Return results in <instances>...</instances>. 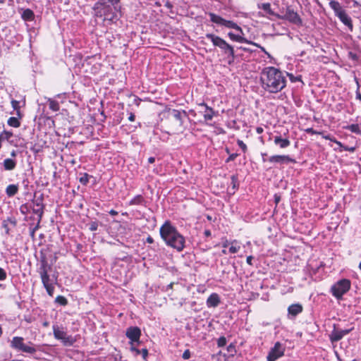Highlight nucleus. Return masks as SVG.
I'll use <instances>...</instances> for the list:
<instances>
[{"label":"nucleus","instance_id":"obj_1","mask_svg":"<svg viewBox=\"0 0 361 361\" xmlns=\"http://www.w3.org/2000/svg\"><path fill=\"white\" fill-rule=\"evenodd\" d=\"M263 89L270 93H277L286 85V79L283 73L272 66L264 68L260 76Z\"/></svg>","mask_w":361,"mask_h":361},{"label":"nucleus","instance_id":"obj_2","mask_svg":"<svg viewBox=\"0 0 361 361\" xmlns=\"http://www.w3.org/2000/svg\"><path fill=\"white\" fill-rule=\"evenodd\" d=\"M161 238L166 245L181 252L185 247V238L177 231L169 221H166L160 227Z\"/></svg>","mask_w":361,"mask_h":361},{"label":"nucleus","instance_id":"obj_3","mask_svg":"<svg viewBox=\"0 0 361 361\" xmlns=\"http://www.w3.org/2000/svg\"><path fill=\"white\" fill-rule=\"evenodd\" d=\"M187 116L185 111L169 109L164 112V124L171 130H179L183 126V118Z\"/></svg>","mask_w":361,"mask_h":361},{"label":"nucleus","instance_id":"obj_4","mask_svg":"<svg viewBox=\"0 0 361 361\" xmlns=\"http://www.w3.org/2000/svg\"><path fill=\"white\" fill-rule=\"evenodd\" d=\"M205 37L211 40L214 47H219L224 55L233 57L234 48L224 39L212 33L206 34Z\"/></svg>","mask_w":361,"mask_h":361},{"label":"nucleus","instance_id":"obj_5","mask_svg":"<svg viewBox=\"0 0 361 361\" xmlns=\"http://www.w3.org/2000/svg\"><path fill=\"white\" fill-rule=\"evenodd\" d=\"M329 6L334 11L335 16H337L345 25L348 26L350 30H353V25L351 18L342 8L340 3L335 0H331L329 1Z\"/></svg>","mask_w":361,"mask_h":361},{"label":"nucleus","instance_id":"obj_6","mask_svg":"<svg viewBox=\"0 0 361 361\" xmlns=\"http://www.w3.org/2000/svg\"><path fill=\"white\" fill-rule=\"evenodd\" d=\"M351 282L349 279H343L338 281L331 287V294L338 300L342 299L343 295L349 291Z\"/></svg>","mask_w":361,"mask_h":361},{"label":"nucleus","instance_id":"obj_7","mask_svg":"<svg viewBox=\"0 0 361 361\" xmlns=\"http://www.w3.org/2000/svg\"><path fill=\"white\" fill-rule=\"evenodd\" d=\"M10 346L16 350L23 353L32 354L36 352V349L34 347L25 344L24 338L20 336L13 337L11 341Z\"/></svg>","mask_w":361,"mask_h":361},{"label":"nucleus","instance_id":"obj_8","mask_svg":"<svg viewBox=\"0 0 361 361\" xmlns=\"http://www.w3.org/2000/svg\"><path fill=\"white\" fill-rule=\"evenodd\" d=\"M209 16L210 17V20L212 23L218 24V25H224L228 28L234 29V30H238V31L240 32L241 33H243L242 28L239 25H238L235 22L231 21V20H227L214 13H209Z\"/></svg>","mask_w":361,"mask_h":361},{"label":"nucleus","instance_id":"obj_9","mask_svg":"<svg viewBox=\"0 0 361 361\" xmlns=\"http://www.w3.org/2000/svg\"><path fill=\"white\" fill-rule=\"evenodd\" d=\"M279 19L286 20L297 25H301L302 23V19L299 15L294 11L290 7H287L284 16H281L280 15H276Z\"/></svg>","mask_w":361,"mask_h":361},{"label":"nucleus","instance_id":"obj_10","mask_svg":"<svg viewBox=\"0 0 361 361\" xmlns=\"http://www.w3.org/2000/svg\"><path fill=\"white\" fill-rule=\"evenodd\" d=\"M284 352L285 347L280 342H276L269 352L267 361H276L284 355Z\"/></svg>","mask_w":361,"mask_h":361},{"label":"nucleus","instance_id":"obj_11","mask_svg":"<svg viewBox=\"0 0 361 361\" xmlns=\"http://www.w3.org/2000/svg\"><path fill=\"white\" fill-rule=\"evenodd\" d=\"M44 195L42 194L33 200L32 212L38 216V224L40 223L44 209Z\"/></svg>","mask_w":361,"mask_h":361},{"label":"nucleus","instance_id":"obj_12","mask_svg":"<svg viewBox=\"0 0 361 361\" xmlns=\"http://www.w3.org/2000/svg\"><path fill=\"white\" fill-rule=\"evenodd\" d=\"M336 325L334 324V329L331 333L329 334V339L331 343L337 342L341 340L343 336L348 334L353 329H345V330H338L336 329Z\"/></svg>","mask_w":361,"mask_h":361},{"label":"nucleus","instance_id":"obj_13","mask_svg":"<svg viewBox=\"0 0 361 361\" xmlns=\"http://www.w3.org/2000/svg\"><path fill=\"white\" fill-rule=\"evenodd\" d=\"M268 161L270 163L279 164H287L289 163L295 164L296 162L295 159H292L288 155H273L268 159Z\"/></svg>","mask_w":361,"mask_h":361},{"label":"nucleus","instance_id":"obj_14","mask_svg":"<svg viewBox=\"0 0 361 361\" xmlns=\"http://www.w3.org/2000/svg\"><path fill=\"white\" fill-rule=\"evenodd\" d=\"M39 275H40L43 286L45 288L47 293L50 296H53L54 291V287L51 282V279H50L49 274L44 272V274H42Z\"/></svg>","mask_w":361,"mask_h":361},{"label":"nucleus","instance_id":"obj_15","mask_svg":"<svg viewBox=\"0 0 361 361\" xmlns=\"http://www.w3.org/2000/svg\"><path fill=\"white\" fill-rule=\"evenodd\" d=\"M126 336L133 342H137L141 336V331L137 326H130L126 330Z\"/></svg>","mask_w":361,"mask_h":361},{"label":"nucleus","instance_id":"obj_16","mask_svg":"<svg viewBox=\"0 0 361 361\" xmlns=\"http://www.w3.org/2000/svg\"><path fill=\"white\" fill-rule=\"evenodd\" d=\"M53 331H54V336L55 338L58 340H61L63 343H70L71 344L70 341V336H66V333L63 331H61L56 326H53Z\"/></svg>","mask_w":361,"mask_h":361},{"label":"nucleus","instance_id":"obj_17","mask_svg":"<svg viewBox=\"0 0 361 361\" xmlns=\"http://www.w3.org/2000/svg\"><path fill=\"white\" fill-rule=\"evenodd\" d=\"M220 298L217 293L211 294L207 300L208 307H216L220 303Z\"/></svg>","mask_w":361,"mask_h":361},{"label":"nucleus","instance_id":"obj_18","mask_svg":"<svg viewBox=\"0 0 361 361\" xmlns=\"http://www.w3.org/2000/svg\"><path fill=\"white\" fill-rule=\"evenodd\" d=\"M110 11H111V8L109 6H104L103 13H102V11H99V13H100L99 16H101L102 15L104 16V20H105V21L108 20V21L112 22L116 18V15L115 13H108V12Z\"/></svg>","mask_w":361,"mask_h":361},{"label":"nucleus","instance_id":"obj_19","mask_svg":"<svg viewBox=\"0 0 361 361\" xmlns=\"http://www.w3.org/2000/svg\"><path fill=\"white\" fill-rule=\"evenodd\" d=\"M302 310H303V307H302V305H300L299 303H296V304H293L288 307V314H290L293 317H295L298 314L301 313L302 312Z\"/></svg>","mask_w":361,"mask_h":361},{"label":"nucleus","instance_id":"obj_20","mask_svg":"<svg viewBox=\"0 0 361 361\" xmlns=\"http://www.w3.org/2000/svg\"><path fill=\"white\" fill-rule=\"evenodd\" d=\"M50 269L51 266L48 264L46 257L44 256L42 257L40 259V267L38 270L39 274L48 273Z\"/></svg>","mask_w":361,"mask_h":361},{"label":"nucleus","instance_id":"obj_21","mask_svg":"<svg viewBox=\"0 0 361 361\" xmlns=\"http://www.w3.org/2000/svg\"><path fill=\"white\" fill-rule=\"evenodd\" d=\"M274 144L279 145L281 148H286L290 145V142L287 138H282L281 136H275L274 137Z\"/></svg>","mask_w":361,"mask_h":361},{"label":"nucleus","instance_id":"obj_22","mask_svg":"<svg viewBox=\"0 0 361 361\" xmlns=\"http://www.w3.org/2000/svg\"><path fill=\"white\" fill-rule=\"evenodd\" d=\"M21 18L25 21H32L35 19V13L30 8L23 9Z\"/></svg>","mask_w":361,"mask_h":361},{"label":"nucleus","instance_id":"obj_23","mask_svg":"<svg viewBox=\"0 0 361 361\" xmlns=\"http://www.w3.org/2000/svg\"><path fill=\"white\" fill-rule=\"evenodd\" d=\"M200 105L204 106L206 108V111L204 114V118L205 121H212L215 114V112L213 110V109L209 107L205 103H202Z\"/></svg>","mask_w":361,"mask_h":361},{"label":"nucleus","instance_id":"obj_24","mask_svg":"<svg viewBox=\"0 0 361 361\" xmlns=\"http://www.w3.org/2000/svg\"><path fill=\"white\" fill-rule=\"evenodd\" d=\"M228 36L229 37V38L231 40L235 41V42H241V43H246V44L252 43L251 41H250V40H248V39H245V37H241L240 35H235L233 32H228Z\"/></svg>","mask_w":361,"mask_h":361},{"label":"nucleus","instance_id":"obj_25","mask_svg":"<svg viewBox=\"0 0 361 361\" xmlns=\"http://www.w3.org/2000/svg\"><path fill=\"white\" fill-rule=\"evenodd\" d=\"M3 166L5 170L12 171L16 166V161L13 159H6L4 161Z\"/></svg>","mask_w":361,"mask_h":361},{"label":"nucleus","instance_id":"obj_26","mask_svg":"<svg viewBox=\"0 0 361 361\" xmlns=\"http://www.w3.org/2000/svg\"><path fill=\"white\" fill-rule=\"evenodd\" d=\"M18 192V185L11 184L8 185L6 188V193L8 197H11L16 195Z\"/></svg>","mask_w":361,"mask_h":361},{"label":"nucleus","instance_id":"obj_27","mask_svg":"<svg viewBox=\"0 0 361 361\" xmlns=\"http://www.w3.org/2000/svg\"><path fill=\"white\" fill-rule=\"evenodd\" d=\"M145 202V200L141 195H136L134 198H133L130 202V205H140Z\"/></svg>","mask_w":361,"mask_h":361},{"label":"nucleus","instance_id":"obj_28","mask_svg":"<svg viewBox=\"0 0 361 361\" xmlns=\"http://www.w3.org/2000/svg\"><path fill=\"white\" fill-rule=\"evenodd\" d=\"M48 102H49V107L51 110H52L53 111H57L59 110L60 106L57 101L49 98V99H48Z\"/></svg>","mask_w":361,"mask_h":361},{"label":"nucleus","instance_id":"obj_29","mask_svg":"<svg viewBox=\"0 0 361 361\" xmlns=\"http://www.w3.org/2000/svg\"><path fill=\"white\" fill-rule=\"evenodd\" d=\"M7 123L8 126L14 128H18L20 125L19 120L16 117H10Z\"/></svg>","mask_w":361,"mask_h":361},{"label":"nucleus","instance_id":"obj_30","mask_svg":"<svg viewBox=\"0 0 361 361\" xmlns=\"http://www.w3.org/2000/svg\"><path fill=\"white\" fill-rule=\"evenodd\" d=\"M260 8L262 9H263L264 11H266L267 13L270 14V15H272V16H276V13L271 10V5L269 3H264L262 4V6H260Z\"/></svg>","mask_w":361,"mask_h":361},{"label":"nucleus","instance_id":"obj_31","mask_svg":"<svg viewBox=\"0 0 361 361\" xmlns=\"http://www.w3.org/2000/svg\"><path fill=\"white\" fill-rule=\"evenodd\" d=\"M13 136V133L11 132H9V131H6V130H4L1 134H0V140H9L10 138Z\"/></svg>","mask_w":361,"mask_h":361},{"label":"nucleus","instance_id":"obj_32","mask_svg":"<svg viewBox=\"0 0 361 361\" xmlns=\"http://www.w3.org/2000/svg\"><path fill=\"white\" fill-rule=\"evenodd\" d=\"M56 302L61 305H66L67 303H68V300L67 299L63 297V296H61V295H59L56 298V300H55Z\"/></svg>","mask_w":361,"mask_h":361},{"label":"nucleus","instance_id":"obj_33","mask_svg":"<svg viewBox=\"0 0 361 361\" xmlns=\"http://www.w3.org/2000/svg\"><path fill=\"white\" fill-rule=\"evenodd\" d=\"M348 129L355 133H360V128L357 124H352L348 127Z\"/></svg>","mask_w":361,"mask_h":361},{"label":"nucleus","instance_id":"obj_34","mask_svg":"<svg viewBox=\"0 0 361 361\" xmlns=\"http://www.w3.org/2000/svg\"><path fill=\"white\" fill-rule=\"evenodd\" d=\"M8 221H11V223H13L14 225H15V224H16V223H15V221H11V219H8L7 220H4V221H3V223H2V226H3V228L5 229L6 233L7 234H8V233H9V228H8V223H7Z\"/></svg>","mask_w":361,"mask_h":361},{"label":"nucleus","instance_id":"obj_35","mask_svg":"<svg viewBox=\"0 0 361 361\" xmlns=\"http://www.w3.org/2000/svg\"><path fill=\"white\" fill-rule=\"evenodd\" d=\"M88 181H89V175L87 173H84L83 176L80 178V183L84 185H87Z\"/></svg>","mask_w":361,"mask_h":361},{"label":"nucleus","instance_id":"obj_36","mask_svg":"<svg viewBox=\"0 0 361 361\" xmlns=\"http://www.w3.org/2000/svg\"><path fill=\"white\" fill-rule=\"evenodd\" d=\"M231 185L233 186V189H236L238 188V177L237 176H232L231 178Z\"/></svg>","mask_w":361,"mask_h":361},{"label":"nucleus","instance_id":"obj_37","mask_svg":"<svg viewBox=\"0 0 361 361\" xmlns=\"http://www.w3.org/2000/svg\"><path fill=\"white\" fill-rule=\"evenodd\" d=\"M287 75L289 77V79L291 82H295L297 81H301V76H295L292 73H287Z\"/></svg>","mask_w":361,"mask_h":361},{"label":"nucleus","instance_id":"obj_38","mask_svg":"<svg viewBox=\"0 0 361 361\" xmlns=\"http://www.w3.org/2000/svg\"><path fill=\"white\" fill-rule=\"evenodd\" d=\"M98 228V222L97 221H91L89 224V229L91 231H95L97 230Z\"/></svg>","mask_w":361,"mask_h":361},{"label":"nucleus","instance_id":"obj_39","mask_svg":"<svg viewBox=\"0 0 361 361\" xmlns=\"http://www.w3.org/2000/svg\"><path fill=\"white\" fill-rule=\"evenodd\" d=\"M11 106L13 107V109L14 110H16L17 111L18 114H19V109H20V105H19V102L18 101H16V100H14L13 99L11 101Z\"/></svg>","mask_w":361,"mask_h":361},{"label":"nucleus","instance_id":"obj_40","mask_svg":"<svg viewBox=\"0 0 361 361\" xmlns=\"http://www.w3.org/2000/svg\"><path fill=\"white\" fill-rule=\"evenodd\" d=\"M217 344L219 347H223L226 344V338L224 336L220 337L217 341Z\"/></svg>","mask_w":361,"mask_h":361},{"label":"nucleus","instance_id":"obj_41","mask_svg":"<svg viewBox=\"0 0 361 361\" xmlns=\"http://www.w3.org/2000/svg\"><path fill=\"white\" fill-rule=\"evenodd\" d=\"M238 145L242 149L243 152H245L247 151V145L240 140H238L237 141Z\"/></svg>","mask_w":361,"mask_h":361},{"label":"nucleus","instance_id":"obj_42","mask_svg":"<svg viewBox=\"0 0 361 361\" xmlns=\"http://www.w3.org/2000/svg\"><path fill=\"white\" fill-rule=\"evenodd\" d=\"M240 247L239 245L236 246V245H231L230 247H229V252L231 253H236L238 252V250H240Z\"/></svg>","mask_w":361,"mask_h":361},{"label":"nucleus","instance_id":"obj_43","mask_svg":"<svg viewBox=\"0 0 361 361\" xmlns=\"http://www.w3.org/2000/svg\"><path fill=\"white\" fill-rule=\"evenodd\" d=\"M238 156L237 153H233L229 155V157L226 159V162L228 163L230 161H234L235 158Z\"/></svg>","mask_w":361,"mask_h":361},{"label":"nucleus","instance_id":"obj_44","mask_svg":"<svg viewBox=\"0 0 361 361\" xmlns=\"http://www.w3.org/2000/svg\"><path fill=\"white\" fill-rule=\"evenodd\" d=\"M249 44H252V45L259 48L264 54H266L268 56H270L269 54L265 50V49L263 47H262L261 45H259V44L253 42H252V43H249Z\"/></svg>","mask_w":361,"mask_h":361},{"label":"nucleus","instance_id":"obj_45","mask_svg":"<svg viewBox=\"0 0 361 361\" xmlns=\"http://www.w3.org/2000/svg\"><path fill=\"white\" fill-rule=\"evenodd\" d=\"M191 353L189 349L185 350L182 355L183 359L188 360L190 357Z\"/></svg>","mask_w":361,"mask_h":361},{"label":"nucleus","instance_id":"obj_46","mask_svg":"<svg viewBox=\"0 0 361 361\" xmlns=\"http://www.w3.org/2000/svg\"><path fill=\"white\" fill-rule=\"evenodd\" d=\"M7 274L5 270L0 267V281H4L6 279Z\"/></svg>","mask_w":361,"mask_h":361},{"label":"nucleus","instance_id":"obj_47","mask_svg":"<svg viewBox=\"0 0 361 361\" xmlns=\"http://www.w3.org/2000/svg\"><path fill=\"white\" fill-rule=\"evenodd\" d=\"M130 350L135 353V355H138L141 353V350L137 349L133 344H131Z\"/></svg>","mask_w":361,"mask_h":361},{"label":"nucleus","instance_id":"obj_48","mask_svg":"<svg viewBox=\"0 0 361 361\" xmlns=\"http://www.w3.org/2000/svg\"><path fill=\"white\" fill-rule=\"evenodd\" d=\"M140 354L142 355V357L144 360H146L148 356V350L147 348H142L141 350Z\"/></svg>","mask_w":361,"mask_h":361},{"label":"nucleus","instance_id":"obj_49","mask_svg":"<svg viewBox=\"0 0 361 361\" xmlns=\"http://www.w3.org/2000/svg\"><path fill=\"white\" fill-rule=\"evenodd\" d=\"M226 58L228 59V63L230 65L232 64L234 62L235 59V51H233V58L230 56H226Z\"/></svg>","mask_w":361,"mask_h":361},{"label":"nucleus","instance_id":"obj_50","mask_svg":"<svg viewBox=\"0 0 361 361\" xmlns=\"http://www.w3.org/2000/svg\"><path fill=\"white\" fill-rule=\"evenodd\" d=\"M305 132L309 133V134H312V135H314V134H319L320 133L314 130L313 128H307L305 130Z\"/></svg>","mask_w":361,"mask_h":361},{"label":"nucleus","instance_id":"obj_51","mask_svg":"<svg viewBox=\"0 0 361 361\" xmlns=\"http://www.w3.org/2000/svg\"><path fill=\"white\" fill-rule=\"evenodd\" d=\"M357 90L356 91V98L361 101V94L359 92V83L357 81Z\"/></svg>","mask_w":361,"mask_h":361},{"label":"nucleus","instance_id":"obj_52","mask_svg":"<svg viewBox=\"0 0 361 361\" xmlns=\"http://www.w3.org/2000/svg\"><path fill=\"white\" fill-rule=\"evenodd\" d=\"M343 149L345 151H348V152H353L355 150V147H349L345 146V147H343Z\"/></svg>","mask_w":361,"mask_h":361},{"label":"nucleus","instance_id":"obj_53","mask_svg":"<svg viewBox=\"0 0 361 361\" xmlns=\"http://www.w3.org/2000/svg\"><path fill=\"white\" fill-rule=\"evenodd\" d=\"M39 224H37L36 225V226H35V228H34L30 231V235H31L32 237H33V236H34V235H35V232L36 231V230H37V229L39 228Z\"/></svg>","mask_w":361,"mask_h":361},{"label":"nucleus","instance_id":"obj_54","mask_svg":"<svg viewBox=\"0 0 361 361\" xmlns=\"http://www.w3.org/2000/svg\"><path fill=\"white\" fill-rule=\"evenodd\" d=\"M253 259V257L252 256H248L247 257V259H246V262L248 264L250 265H252V261Z\"/></svg>","mask_w":361,"mask_h":361},{"label":"nucleus","instance_id":"obj_55","mask_svg":"<svg viewBox=\"0 0 361 361\" xmlns=\"http://www.w3.org/2000/svg\"><path fill=\"white\" fill-rule=\"evenodd\" d=\"M146 242H147V243H149V244L153 243H154V239L152 238V237H151L150 235H149V236L147 238V239H146Z\"/></svg>","mask_w":361,"mask_h":361},{"label":"nucleus","instance_id":"obj_56","mask_svg":"<svg viewBox=\"0 0 361 361\" xmlns=\"http://www.w3.org/2000/svg\"><path fill=\"white\" fill-rule=\"evenodd\" d=\"M262 161L263 162H265L267 161H268V159L266 158L267 156V153H262Z\"/></svg>","mask_w":361,"mask_h":361},{"label":"nucleus","instance_id":"obj_57","mask_svg":"<svg viewBox=\"0 0 361 361\" xmlns=\"http://www.w3.org/2000/svg\"><path fill=\"white\" fill-rule=\"evenodd\" d=\"M135 115H134L133 114H132V113H131V114H130L129 117H128V120H129L130 121H135Z\"/></svg>","mask_w":361,"mask_h":361},{"label":"nucleus","instance_id":"obj_58","mask_svg":"<svg viewBox=\"0 0 361 361\" xmlns=\"http://www.w3.org/2000/svg\"><path fill=\"white\" fill-rule=\"evenodd\" d=\"M121 0H108L112 5L117 4Z\"/></svg>","mask_w":361,"mask_h":361},{"label":"nucleus","instance_id":"obj_59","mask_svg":"<svg viewBox=\"0 0 361 361\" xmlns=\"http://www.w3.org/2000/svg\"><path fill=\"white\" fill-rule=\"evenodd\" d=\"M274 200H275L276 203L277 204V203L279 202V201L281 200V197H280L279 195H274Z\"/></svg>","mask_w":361,"mask_h":361},{"label":"nucleus","instance_id":"obj_60","mask_svg":"<svg viewBox=\"0 0 361 361\" xmlns=\"http://www.w3.org/2000/svg\"><path fill=\"white\" fill-rule=\"evenodd\" d=\"M256 132L258 133V134H261L262 132H263V128L262 127H257L256 128Z\"/></svg>","mask_w":361,"mask_h":361},{"label":"nucleus","instance_id":"obj_61","mask_svg":"<svg viewBox=\"0 0 361 361\" xmlns=\"http://www.w3.org/2000/svg\"><path fill=\"white\" fill-rule=\"evenodd\" d=\"M109 214L111 215V216H116L118 214V212L114 209H111L110 212H109Z\"/></svg>","mask_w":361,"mask_h":361},{"label":"nucleus","instance_id":"obj_62","mask_svg":"<svg viewBox=\"0 0 361 361\" xmlns=\"http://www.w3.org/2000/svg\"><path fill=\"white\" fill-rule=\"evenodd\" d=\"M154 161H155L154 157H151L148 159V162L150 164H153Z\"/></svg>","mask_w":361,"mask_h":361},{"label":"nucleus","instance_id":"obj_63","mask_svg":"<svg viewBox=\"0 0 361 361\" xmlns=\"http://www.w3.org/2000/svg\"><path fill=\"white\" fill-rule=\"evenodd\" d=\"M204 233L207 237L211 235V231L209 230H205Z\"/></svg>","mask_w":361,"mask_h":361},{"label":"nucleus","instance_id":"obj_64","mask_svg":"<svg viewBox=\"0 0 361 361\" xmlns=\"http://www.w3.org/2000/svg\"><path fill=\"white\" fill-rule=\"evenodd\" d=\"M17 155V152L16 150H13L11 153V156L13 157H16Z\"/></svg>","mask_w":361,"mask_h":361}]
</instances>
